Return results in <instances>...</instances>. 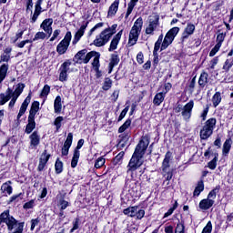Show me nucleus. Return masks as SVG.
I'll list each match as a JSON object with an SVG mask.
<instances>
[{
  "label": "nucleus",
  "instance_id": "nucleus-1",
  "mask_svg": "<svg viewBox=\"0 0 233 233\" xmlns=\"http://www.w3.org/2000/svg\"><path fill=\"white\" fill-rule=\"evenodd\" d=\"M150 144V137L148 135L142 137L141 140L137 144L135 152L127 165V172H134L143 165V157L145 156V152H147V148H148V145Z\"/></svg>",
  "mask_w": 233,
  "mask_h": 233
},
{
  "label": "nucleus",
  "instance_id": "nucleus-2",
  "mask_svg": "<svg viewBox=\"0 0 233 233\" xmlns=\"http://www.w3.org/2000/svg\"><path fill=\"white\" fill-rule=\"evenodd\" d=\"M142 28H143V18L139 17L135 21L134 25L130 30L129 40L127 43L128 46H134V45L137 43Z\"/></svg>",
  "mask_w": 233,
  "mask_h": 233
},
{
  "label": "nucleus",
  "instance_id": "nucleus-3",
  "mask_svg": "<svg viewBox=\"0 0 233 233\" xmlns=\"http://www.w3.org/2000/svg\"><path fill=\"white\" fill-rule=\"evenodd\" d=\"M219 192V186H217L214 189H212L207 198L202 199L199 204V209L200 210H208L209 208H212L214 207V201L216 199V196H218V193Z\"/></svg>",
  "mask_w": 233,
  "mask_h": 233
},
{
  "label": "nucleus",
  "instance_id": "nucleus-4",
  "mask_svg": "<svg viewBox=\"0 0 233 233\" xmlns=\"http://www.w3.org/2000/svg\"><path fill=\"white\" fill-rule=\"evenodd\" d=\"M172 161V152L167 151L165 155L164 160L162 162V174L166 177L167 181L172 179V170L170 169V162Z\"/></svg>",
  "mask_w": 233,
  "mask_h": 233
},
{
  "label": "nucleus",
  "instance_id": "nucleus-5",
  "mask_svg": "<svg viewBox=\"0 0 233 233\" xmlns=\"http://www.w3.org/2000/svg\"><path fill=\"white\" fill-rule=\"evenodd\" d=\"M216 118H209L206 121L204 127L200 130V139H208L214 133V128H216Z\"/></svg>",
  "mask_w": 233,
  "mask_h": 233
},
{
  "label": "nucleus",
  "instance_id": "nucleus-6",
  "mask_svg": "<svg viewBox=\"0 0 233 233\" xmlns=\"http://www.w3.org/2000/svg\"><path fill=\"white\" fill-rule=\"evenodd\" d=\"M177 34H179V27H173L166 34L161 45V51L167 50L172 45Z\"/></svg>",
  "mask_w": 233,
  "mask_h": 233
},
{
  "label": "nucleus",
  "instance_id": "nucleus-7",
  "mask_svg": "<svg viewBox=\"0 0 233 233\" xmlns=\"http://www.w3.org/2000/svg\"><path fill=\"white\" fill-rule=\"evenodd\" d=\"M159 27V15L153 14L148 18V25L146 27V34L147 35H154V32Z\"/></svg>",
  "mask_w": 233,
  "mask_h": 233
},
{
  "label": "nucleus",
  "instance_id": "nucleus-8",
  "mask_svg": "<svg viewBox=\"0 0 233 233\" xmlns=\"http://www.w3.org/2000/svg\"><path fill=\"white\" fill-rule=\"evenodd\" d=\"M70 41H72V33L68 31L64 39L56 46V52L59 56L66 54V50H68V46H70Z\"/></svg>",
  "mask_w": 233,
  "mask_h": 233
},
{
  "label": "nucleus",
  "instance_id": "nucleus-9",
  "mask_svg": "<svg viewBox=\"0 0 233 233\" xmlns=\"http://www.w3.org/2000/svg\"><path fill=\"white\" fill-rule=\"evenodd\" d=\"M1 218L3 219V223H5L8 230H14V228H17L19 224L17 220L15 219L12 216H10V210H5L1 214Z\"/></svg>",
  "mask_w": 233,
  "mask_h": 233
},
{
  "label": "nucleus",
  "instance_id": "nucleus-10",
  "mask_svg": "<svg viewBox=\"0 0 233 233\" xmlns=\"http://www.w3.org/2000/svg\"><path fill=\"white\" fill-rule=\"evenodd\" d=\"M123 214H125V216H128L129 218H137V219H143V218H145V210L139 209V207L137 206L125 208L123 210Z\"/></svg>",
  "mask_w": 233,
  "mask_h": 233
},
{
  "label": "nucleus",
  "instance_id": "nucleus-11",
  "mask_svg": "<svg viewBox=\"0 0 233 233\" xmlns=\"http://www.w3.org/2000/svg\"><path fill=\"white\" fill-rule=\"evenodd\" d=\"M110 39H112V36H110L107 31L103 30L96 36L95 40L93 41V45L100 48L101 46H105V45H106Z\"/></svg>",
  "mask_w": 233,
  "mask_h": 233
},
{
  "label": "nucleus",
  "instance_id": "nucleus-12",
  "mask_svg": "<svg viewBox=\"0 0 233 233\" xmlns=\"http://www.w3.org/2000/svg\"><path fill=\"white\" fill-rule=\"evenodd\" d=\"M192 108H194V100H190L183 106L181 114L184 121H189L190 117H192Z\"/></svg>",
  "mask_w": 233,
  "mask_h": 233
},
{
  "label": "nucleus",
  "instance_id": "nucleus-13",
  "mask_svg": "<svg viewBox=\"0 0 233 233\" xmlns=\"http://www.w3.org/2000/svg\"><path fill=\"white\" fill-rule=\"evenodd\" d=\"M83 145H85V140L84 139L78 140L76 148L74 151L73 158L71 161L72 168H76L77 167V163L79 161V156H80L79 149H81Z\"/></svg>",
  "mask_w": 233,
  "mask_h": 233
},
{
  "label": "nucleus",
  "instance_id": "nucleus-14",
  "mask_svg": "<svg viewBox=\"0 0 233 233\" xmlns=\"http://www.w3.org/2000/svg\"><path fill=\"white\" fill-rule=\"evenodd\" d=\"M72 65L71 62H64L62 64V66L59 68V81H66L67 77H68V70H70V66Z\"/></svg>",
  "mask_w": 233,
  "mask_h": 233
},
{
  "label": "nucleus",
  "instance_id": "nucleus-15",
  "mask_svg": "<svg viewBox=\"0 0 233 233\" xmlns=\"http://www.w3.org/2000/svg\"><path fill=\"white\" fill-rule=\"evenodd\" d=\"M54 24V19L52 18H47L45 19L42 24L40 25V28H43L44 32L47 34V37H50L52 35V25Z\"/></svg>",
  "mask_w": 233,
  "mask_h": 233
},
{
  "label": "nucleus",
  "instance_id": "nucleus-16",
  "mask_svg": "<svg viewBox=\"0 0 233 233\" xmlns=\"http://www.w3.org/2000/svg\"><path fill=\"white\" fill-rule=\"evenodd\" d=\"M121 35H123V30H120L112 39L110 43V46L108 48L109 52H114V50L117 49V46L119 45V41H121Z\"/></svg>",
  "mask_w": 233,
  "mask_h": 233
},
{
  "label": "nucleus",
  "instance_id": "nucleus-17",
  "mask_svg": "<svg viewBox=\"0 0 233 233\" xmlns=\"http://www.w3.org/2000/svg\"><path fill=\"white\" fill-rule=\"evenodd\" d=\"M48 159H50V155L46 154V150H45L40 157L39 165L37 167L39 172H42V170L45 169V167H46V164L48 163Z\"/></svg>",
  "mask_w": 233,
  "mask_h": 233
},
{
  "label": "nucleus",
  "instance_id": "nucleus-18",
  "mask_svg": "<svg viewBox=\"0 0 233 233\" xmlns=\"http://www.w3.org/2000/svg\"><path fill=\"white\" fill-rule=\"evenodd\" d=\"M32 99V96H30V94L26 96V98L24 100L19 113L17 115V119H21L22 116L25 114V112H26V108H28V105H30V101Z\"/></svg>",
  "mask_w": 233,
  "mask_h": 233
},
{
  "label": "nucleus",
  "instance_id": "nucleus-19",
  "mask_svg": "<svg viewBox=\"0 0 233 233\" xmlns=\"http://www.w3.org/2000/svg\"><path fill=\"white\" fill-rule=\"evenodd\" d=\"M195 30H196V25H194V24H187V27L182 33V41H185V39H188V36L192 35Z\"/></svg>",
  "mask_w": 233,
  "mask_h": 233
},
{
  "label": "nucleus",
  "instance_id": "nucleus-20",
  "mask_svg": "<svg viewBox=\"0 0 233 233\" xmlns=\"http://www.w3.org/2000/svg\"><path fill=\"white\" fill-rule=\"evenodd\" d=\"M86 26H88V22L82 25L79 30L76 33L75 38L73 40V45H76L77 42L81 39L82 35H85V31L86 30Z\"/></svg>",
  "mask_w": 233,
  "mask_h": 233
},
{
  "label": "nucleus",
  "instance_id": "nucleus-21",
  "mask_svg": "<svg viewBox=\"0 0 233 233\" xmlns=\"http://www.w3.org/2000/svg\"><path fill=\"white\" fill-rule=\"evenodd\" d=\"M119 1L120 0H115L114 3L109 6L107 17H114V15L117 14V10H119Z\"/></svg>",
  "mask_w": 233,
  "mask_h": 233
},
{
  "label": "nucleus",
  "instance_id": "nucleus-22",
  "mask_svg": "<svg viewBox=\"0 0 233 233\" xmlns=\"http://www.w3.org/2000/svg\"><path fill=\"white\" fill-rule=\"evenodd\" d=\"M12 99V90L10 88H7L5 91V94L1 93L0 94V105H5V103H8Z\"/></svg>",
  "mask_w": 233,
  "mask_h": 233
},
{
  "label": "nucleus",
  "instance_id": "nucleus-23",
  "mask_svg": "<svg viewBox=\"0 0 233 233\" xmlns=\"http://www.w3.org/2000/svg\"><path fill=\"white\" fill-rule=\"evenodd\" d=\"M30 146L31 147H37L41 141V137H39V134L37 131L33 132L30 137Z\"/></svg>",
  "mask_w": 233,
  "mask_h": 233
},
{
  "label": "nucleus",
  "instance_id": "nucleus-24",
  "mask_svg": "<svg viewBox=\"0 0 233 233\" xmlns=\"http://www.w3.org/2000/svg\"><path fill=\"white\" fill-rule=\"evenodd\" d=\"M230 148H232V139H226V141L223 144L222 148V155L227 157L228 156V153L230 152Z\"/></svg>",
  "mask_w": 233,
  "mask_h": 233
},
{
  "label": "nucleus",
  "instance_id": "nucleus-25",
  "mask_svg": "<svg viewBox=\"0 0 233 233\" xmlns=\"http://www.w3.org/2000/svg\"><path fill=\"white\" fill-rule=\"evenodd\" d=\"M34 128H35V117L28 116V124L25 127V134H32Z\"/></svg>",
  "mask_w": 233,
  "mask_h": 233
},
{
  "label": "nucleus",
  "instance_id": "nucleus-26",
  "mask_svg": "<svg viewBox=\"0 0 233 233\" xmlns=\"http://www.w3.org/2000/svg\"><path fill=\"white\" fill-rule=\"evenodd\" d=\"M165 96H167V92L157 93L153 99V105L159 106V105L165 101Z\"/></svg>",
  "mask_w": 233,
  "mask_h": 233
},
{
  "label": "nucleus",
  "instance_id": "nucleus-27",
  "mask_svg": "<svg viewBox=\"0 0 233 233\" xmlns=\"http://www.w3.org/2000/svg\"><path fill=\"white\" fill-rule=\"evenodd\" d=\"M86 55V49L80 50L74 56L73 61H75V63H78L79 65H81L83 63V59H85Z\"/></svg>",
  "mask_w": 233,
  "mask_h": 233
},
{
  "label": "nucleus",
  "instance_id": "nucleus-28",
  "mask_svg": "<svg viewBox=\"0 0 233 233\" xmlns=\"http://www.w3.org/2000/svg\"><path fill=\"white\" fill-rule=\"evenodd\" d=\"M207 83H208V73L203 72L199 76L198 85L202 88H205V86H207Z\"/></svg>",
  "mask_w": 233,
  "mask_h": 233
},
{
  "label": "nucleus",
  "instance_id": "nucleus-29",
  "mask_svg": "<svg viewBox=\"0 0 233 233\" xmlns=\"http://www.w3.org/2000/svg\"><path fill=\"white\" fill-rule=\"evenodd\" d=\"M6 74H8V64H4L0 66V85L5 81Z\"/></svg>",
  "mask_w": 233,
  "mask_h": 233
},
{
  "label": "nucleus",
  "instance_id": "nucleus-30",
  "mask_svg": "<svg viewBox=\"0 0 233 233\" xmlns=\"http://www.w3.org/2000/svg\"><path fill=\"white\" fill-rule=\"evenodd\" d=\"M37 112H39V102L35 101L32 103L31 109L29 111V117H35Z\"/></svg>",
  "mask_w": 233,
  "mask_h": 233
},
{
  "label": "nucleus",
  "instance_id": "nucleus-31",
  "mask_svg": "<svg viewBox=\"0 0 233 233\" xmlns=\"http://www.w3.org/2000/svg\"><path fill=\"white\" fill-rule=\"evenodd\" d=\"M54 108H55V114H61L63 104H61V97L59 96H57L55 99Z\"/></svg>",
  "mask_w": 233,
  "mask_h": 233
},
{
  "label": "nucleus",
  "instance_id": "nucleus-32",
  "mask_svg": "<svg viewBox=\"0 0 233 233\" xmlns=\"http://www.w3.org/2000/svg\"><path fill=\"white\" fill-rule=\"evenodd\" d=\"M161 45H163V34L158 36L157 41L155 43V47L153 51V56H157L159 48L161 49Z\"/></svg>",
  "mask_w": 233,
  "mask_h": 233
},
{
  "label": "nucleus",
  "instance_id": "nucleus-33",
  "mask_svg": "<svg viewBox=\"0 0 233 233\" xmlns=\"http://www.w3.org/2000/svg\"><path fill=\"white\" fill-rule=\"evenodd\" d=\"M12 184V182L8 181L4 183L1 186V190L4 194H8V196H10V194H12V186H10Z\"/></svg>",
  "mask_w": 233,
  "mask_h": 233
},
{
  "label": "nucleus",
  "instance_id": "nucleus-34",
  "mask_svg": "<svg viewBox=\"0 0 233 233\" xmlns=\"http://www.w3.org/2000/svg\"><path fill=\"white\" fill-rule=\"evenodd\" d=\"M203 190H205V184L203 180H200L198 182V186L193 192V196H199V194H201Z\"/></svg>",
  "mask_w": 233,
  "mask_h": 233
},
{
  "label": "nucleus",
  "instance_id": "nucleus-35",
  "mask_svg": "<svg viewBox=\"0 0 233 233\" xmlns=\"http://www.w3.org/2000/svg\"><path fill=\"white\" fill-rule=\"evenodd\" d=\"M137 1H139V0H131L127 4V13H126V19H128V16L130 15V14H132V11L134 10V6H136V5L137 4Z\"/></svg>",
  "mask_w": 233,
  "mask_h": 233
},
{
  "label": "nucleus",
  "instance_id": "nucleus-36",
  "mask_svg": "<svg viewBox=\"0 0 233 233\" xmlns=\"http://www.w3.org/2000/svg\"><path fill=\"white\" fill-rule=\"evenodd\" d=\"M96 56H97V52H96V51H91V52L87 53L86 55V56L83 58L82 63H84V65H86L87 63L90 62L92 57H96Z\"/></svg>",
  "mask_w": 233,
  "mask_h": 233
},
{
  "label": "nucleus",
  "instance_id": "nucleus-37",
  "mask_svg": "<svg viewBox=\"0 0 233 233\" xmlns=\"http://www.w3.org/2000/svg\"><path fill=\"white\" fill-rule=\"evenodd\" d=\"M213 106H218L221 103V93L217 92L212 97Z\"/></svg>",
  "mask_w": 233,
  "mask_h": 233
},
{
  "label": "nucleus",
  "instance_id": "nucleus-38",
  "mask_svg": "<svg viewBox=\"0 0 233 233\" xmlns=\"http://www.w3.org/2000/svg\"><path fill=\"white\" fill-rule=\"evenodd\" d=\"M116 65H119V56L113 54L111 56L109 66H110V68H113L114 66H116Z\"/></svg>",
  "mask_w": 233,
  "mask_h": 233
},
{
  "label": "nucleus",
  "instance_id": "nucleus-39",
  "mask_svg": "<svg viewBox=\"0 0 233 233\" xmlns=\"http://www.w3.org/2000/svg\"><path fill=\"white\" fill-rule=\"evenodd\" d=\"M132 125V120L127 119L119 128H118V133L123 134L127 128H128Z\"/></svg>",
  "mask_w": 233,
  "mask_h": 233
},
{
  "label": "nucleus",
  "instance_id": "nucleus-40",
  "mask_svg": "<svg viewBox=\"0 0 233 233\" xmlns=\"http://www.w3.org/2000/svg\"><path fill=\"white\" fill-rule=\"evenodd\" d=\"M55 169L56 174H61V172H63V162L59 160V158L56 161Z\"/></svg>",
  "mask_w": 233,
  "mask_h": 233
},
{
  "label": "nucleus",
  "instance_id": "nucleus-41",
  "mask_svg": "<svg viewBox=\"0 0 233 233\" xmlns=\"http://www.w3.org/2000/svg\"><path fill=\"white\" fill-rule=\"evenodd\" d=\"M102 88L103 90H110V88H112V79L106 77L104 81Z\"/></svg>",
  "mask_w": 233,
  "mask_h": 233
},
{
  "label": "nucleus",
  "instance_id": "nucleus-42",
  "mask_svg": "<svg viewBox=\"0 0 233 233\" xmlns=\"http://www.w3.org/2000/svg\"><path fill=\"white\" fill-rule=\"evenodd\" d=\"M46 39V33L45 32H37L33 38V41H39V40Z\"/></svg>",
  "mask_w": 233,
  "mask_h": 233
},
{
  "label": "nucleus",
  "instance_id": "nucleus-43",
  "mask_svg": "<svg viewBox=\"0 0 233 233\" xmlns=\"http://www.w3.org/2000/svg\"><path fill=\"white\" fill-rule=\"evenodd\" d=\"M92 66L94 70H97L101 65L99 64V54H96V56L94 57V60L92 62Z\"/></svg>",
  "mask_w": 233,
  "mask_h": 233
},
{
  "label": "nucleus",
  "instance_id": "nucleus-44",
  "mask_svg": "<svg viewBox=\"0 0 233 233\" xmlns=\"http://www.w3.org/2000/svg\"><path fill=\"white\" fill-rule=\"evenodd\" d=\"M48 94H50V86L46 85V86H44V87L42 89L40 97H46V96H48Z\"/></svg>",
  "mask_w": 233,
  "mask_h": 233
},
{
  "label": "nucleus",
  "instance_id": "nucleus-45",
  "mask_svg": "<svg viewBox=\"0 0 233 233\" xmlns=\"http://www.w3.org/2000/svg\"><path fill=\"white\" fill-rule=\"evenodd\" d=\"M35 205V200L31 199L30 201L24 204L23 208H25V210H29L30 208H34Z\"/></svg>",
  "mask_w": 233,
  "mask_h": 233
},
{
  "label": "nucleus",
  "instance_id": "nucleus-46",
  "mask_svg": "<svg viewBox=\"0 0 233 233\" xmlns=\"http://www.w3.org/2000/svg\"><path fill=\"white\" fill-rule=\"evenodd\" d=\"M64 119L65 118L63 116H57L55 119L54 125H55L56 130H59V128H61V123H63Z\"/></svg>",
  "mask_w": 233,
  "mask_h": 233
},
{
  "label": "nucleus",
  "instance_id": "nucleus-47",
  "mask_svg": "<svg viewBox=\"0 0 233 233\" xmlns=\"http://www.w3.org/2000/svg\"><path fill=\"white\" fill-rule=\"evenodd\" d=\"M104 23L100 22L98 24H96L93 28L90 29V31L88 32V37H91L92 34H94L95 30H97V28H103L104 26Z\"/></svg>",
  "mask_w": 233,
  "mask_h": 233
},
{
  "label": "nucleus",
  "instance_id": "nucleus-48",
  "mask_svg": "<svg viewBox=\"0 0 233 233\" xmlns=\"http://www.w3.org/2000/svg\"><path fill=\"white\" fill-rule=\"evenodd\" d=\"M116 28H117L116 24L113 25L111 27L104 29V31H107V34L110 35V37H112V35L116 34Z\"/></svg>",
  "mask_w": 233,
  "mask_h": 233
},
{
  "label": "nucleus",
  "instance_id": "nucleus-49",
  "mask_svg": "<svg viewBox=\"0 0 233 233\" xmlns=\"http://www.w3.org/2000/svg\"><path fill=\"white\" fill-rule=\"evenodd\" d=\"M208 167L211 170H215L216 167H218V157H215L214 159H212L210 162H208Z\"/></svg>",
  "mask_w": 233,
  "mask_h": 233
},
{
  "label": "nucleus",
  "instance_id": "nucleus-50",
  "mask_svg": "<svg viewBox=\"0 0 233 233\" xmlns=\"http://www.w3.org/2000/svg\"><path fill=\"white\" fill-rule=\"evenodd\" d=\"M105 158L104 157H98L97 160L95 162V168H101L103 165H105Z\"/></svg>",
  "mask_w": 233,
  "mask_h": 233
},
{
  "label": "nucleus",
  "instance_id": "nucleus-51",
  "mask_svg": "<svg viewBox=\"0 0 233 233\" xmlns=\"http://www.w3.org/2000/svg\"><path fill=\"white\" fill-rule=\"evenodd\" d=\"M232 66H233V62L231 60L227 59L223 66V70H225V72H228V70H230Z\"/></svg>",
  "mask_w": 233,
  "mask_h": 233
},
{
  "label": "nucleus",
  "instance_id": "nucleus-52",
  "mask_svg": "<svg viewBox=\"0 0 233 233\" xmlns=\"http://www.w3.org/2000/svg\"><path fill=\"white\" fill-rule=\"evenodd\" d=\"M226 35L227 34H223V33H220L219 35H218L217 45H219V46H221V45H223V41H225Z\"/></svg>",
  "mask_w": 233,
  "mask_h": 233
},
{
  "label": "nucleus",
  "instance_id": "nucleus-53",
  "mask_svg": "<svg viewBox=\"0 0 233 233\" xmlns=\"http://www.w3.org/2000/svg\"><path fill=\"white\" fill-rule=\"evenodd\" d=\"M219 48H221V46H219V44H216L213 50H211L209 53V57H214L216 56V54H218V52H219Z\"/></svg>",
  "mask_w": 233,
  "mask_h": 233
},
{
  "label": "nucleus",
  "instance_id": "nucleus-54",
  "mask_svg": "<svg viewBox=\"0 0 233 233\" xmlns=\"http://www.w3.org/2000/svg\"><path fill=\"white\" fill-rule=\"evenodd\" d=\"M72 139H74V135L72 133H68L66 140L65 141L64 145L67 147H72Z\"/></svg>",
  "mask_w": 233,
  "mask_h": 233
},
{
  "label": "nucleus",
  "instance_id": "nucleus-55",
  "mask_svg": "<svg viewBox=\"0 0 233 233\" xmlns=\"http://www.w3.org/2000/svg\"><path fill=\"white\" fill-rule=\"evenodd\" d=\"M202 233H212V222L208 221L203 228Z\"/></svg>",
  "mask_w": 233,
  "mask_h": 233
},
{
  "label": "nucleus",
  "instance_id": "nucleus-56",
  "mask_svg": "<svg viewBox=\"0 0 233 233\" xmlns=\"http://www.w3.org/2000/svg\"><path fill=\"white\" fill-rule=\"evenodd\" d=\"M175 233H185V225L178 223L175 228Z\"/></svg>",
  "mask_w": 233,
  "mask_h": 233
},
{
  "label": "nucleus",
  "instance_id": "nucleus-57",
  "mask_svg": "<svg viewBox=\"0 0 233 233\" xmlns=\"http://www.w3.org/2000/svg\"><path fill=\"white\" fill-rule=\"evenodd\" d=\"M129 106H126L122 112L120 113V116H118V121H123V119L125 118V116H127V113L128 112L129 110Z\"/></svg>",
  "mask_w": 233,
  "mask_h": 233
},
{
  "label": "nucleus",
  "instance_id": "nucleus-58",
  "mask_svg": "<svg viewBox=\"0 0 233 233\" xmlns=\"http://www.w3.org/2000/svg\"><path fill=\"white\" fill-rule=\"evenodd\" d=\"M60 210H65L68 207V201L61 198L59 200Z\"/></svg>",
  "mask_w": 233,
  "mask_h": 233
},
{
  "label": "nucleus",
  "instance_id": "nucleus-59",
  "mask_svg": "<svg viewBox=\"0 0 233 233\" xmlns=\"http://www.w3.org/2000/svg\"><path fill=\"white\" fill-rule=\"evenodd\" d=\"M23 90H25V84H18L17 87L14 92H15L17 95L21 96L23 94Z\"/></svg>",
  "mask_w": 233,
  "mask_h": 233
},
{
  "label": "nucleus",
  "instance_id": "nucleus-60",
  "mask_svg": "<svg viewBox=\"0 0 233 233\" xmlns=\"http://www.w3.org/2000/svg\"><path fill=\"white\" fill-rule=\"evenodd\" d=\"M10 61V55L2 54L0 56V63H8Z\"/></svg>",
  "mask_w": 233,
  "mask_h": 233
},
{
  "label": "nucleus",
  "instance_id": "nucleus-61",
  "mask_svg": "<svg viewBox=\"0 0 233 233\" xmlns=\"http://www.w3.org/2000/svg\"><path fill=\"white\" fill-rule=\"evenodd\" d=\"M79 228V218H76L73 222V228L70 230V233H73L75 230H77Z\"/></svg>",
  "mask_w": 233,
  "mask_h": 233
},
{
  "label": "nucleus",
  "instance_id": "nucleus-62",
  "mask_svg": "<svg viewBox=\"0 0 233 233\" xmlns=\"http://www.w3.org/2000/svg\"><path fill=\"white\" fill-rule=\"evenodd\" d=\"M21 199H23V193H19L17 195H14L13 197H11V201H21Z\"/></svg>",
  "mask_w": 233,
  "mask_h": 233
},
{
  "label": "nucleus",
  "instance_id": "nucleus-63",
  "mask_svg": "<svg viewBox=\"0 0 233 233\" xmlns=\"http://www.w3.org/2000/svg\"><path fill=\"white\" fill-rule=\"evenodd\" d=\"M68 150H70V146L64 144V147H62V156H68Z\"/></svg>",
  "mask_w": 233,
  "mask_h": 233
},
{
  "label": "nucleus",
  "instance_id": "nucleus-64",
  "mask_svg": "<svg viewBox=\"0 0 233 233\" xmlns=\"http://www.w3.org/2000/svg\"><path fill=\"white\" fill-rule=\"evenodd\" d=\"M28 43H32V40H24V41H21L20 43H18L16 45V46L18 48H25V45L28 44Z\"/></svg>",
  "mask_w": 233,
  "mask_h": 233
}]
</instances>
